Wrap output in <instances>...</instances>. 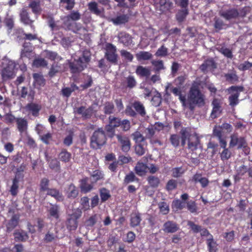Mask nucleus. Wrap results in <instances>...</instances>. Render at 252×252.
Wrapping results in <instances>:
<instances>
[{
    "label": "nucleus",
    "mask_w": 252,
    "mask_h": 252,
    "mask_svg": "<svg viewBox=\"0 0 252 252\" xmlns=\"http://www.w3.org/2000/svg\"><path fill=\"white\" fill-rule=\"evenodd\" d=\"M104 110L105 114L112 113L114 110V105L110 102H107L105 104Z\"/></svg>",
    "instance_id": "nucleus-61"
},
{
    "label": "nucleus",
    "mask_w": 252,
    "mask_h": 252,
    "mask_svg": "<svg viewBox=\"0 0 252 252\" xmlns=\"http://www.w3.org/2000/svg\"><path fill=\"white\" fill-rule=\"evenodd\" d=\"M33 85L35 88L40 89L41 87L44 86L45 84V80L43 76L40 73L33 74Z\"/></svg>",
    "instance_id": "nucleus-14"
},
{
    "label": "nucleus",
    "mask_w": 252,
    "mask_h": 252,
    "mask_svg": "<svg viewBox=\"0 0 252 252\" xmlns=\"http://www.w3.org/2000/svg\"><path fill=\"white\" fill-rule=\"evenodd\" d=\"M47 194L54 197L57 200L60 201L63 199L62 194L56 189H50L47 192Z\"/></svg>",
    "instance_id": "nucleus-31"
},
{
    "label": "nucleus",
    "mask_w": 252,
    "mask_h": 252,
    "mask_svg": "<svg viewBox=\"0 0 252 252\" xmlns=\"http://www.w3.org/2000/svg\"><path fill=\"white\" fill-rule=\"evenodd\" d=\"M220 145L221 148L223 150L222 151L220 152V157L222 161L227 160L229 159L231 156V152L226 148L227 142L226 141L221 140Z\"/></svg>",
    "instance_id": "nucleus-9"
},
{
    "label": "nucleus",
    "mask_w": 252,
    "mask_h": 252,
    "mask_svg": "<svg viewBox=\"0 0 252 252\" xmlns=\"http://www.w3.org/2000/svg\"><path fill=\"white\" fill-rule=\"evenodd\" d=\"M185 205V203L177 199L174 200L172 202V208L174 210L178 211L182 209Z\"/></svg>",
    "instance_id": "nucleus-41"
},
{
    "label": "nucleus",
    "mask_w": 252,
    "mask_h": 252,
    "mask_svg": "<svg viewBox=\"0 0 252 252\" xmlns=\"http://www.w3.org/2000/svg\"><path fill=\"white\" fill-rule=\"evenodd\" d=\"M97 216L95 214L91 216L88 220H86L85 224L87 226H93L96 222Z\"/></svg>",
    "instance_id": "nucleus-59"
},
{
    "label": "nucleus",
    "mask_w": 252,
    "mask_h": 252,
    "mask_svg": "<svg viewBox=\"0 0 252 252\" xmlns=\"http://www.w3.org/2000/svg\"><path fill=\"white\" fill-rule=\"evenodd\" d=\"M135 152L139 156L143 155L145 152V149L140 144H137L135 146Z\"/></svg>",
    "instance_id": "nucleus-63"
},
{
    "label": "nucleus",
    "mask_w": 252,
    "mask_h": 252,
    "mask_svg": "<svg viewBox=\"0 0 252 252\" xmlns=\"http://www.w3.org/2000/svg\"><path fill=\"white\" fill-rule=\"evenodd\" d=\"M32 65L36 67H43L47 65V63L44 59L38 58L34 60Z\"/></svg>",
    "instance_id": "nucleus-43"
},
{
    "label": "nucleus",
    "mask_w": 252,
    "mask_h": 252,
    "mask_svg": "<svg viewBox=\"0 0 252 252\" xmlns=\"http://www.w3.org/2000/svg\"><path fill=\"white\" fill-rule=\"evenodd\" d=\"M158 207L160 212L163 215H166L168 213L169 209V206L165 202H160L158 204Z\"/></svg>",
    "instance_id": "nucleus-52"
},
{
    "label": "nucleus",
    "mask_w": 252,
    "mask_h": 252,
    "mask_svg": "<svg viewBox=\"0 0 252 252\" xmlns=\"http://www.w3.org/2000/svg\"><path fill=\"white\" fill-rule=\"evenodd\" d=\"M16 118H17L15 117V116L11 113H7L4 116V119L5 121V122L7 123L11 124L14 121L16 122Z\"/></svg>",
    "instance_id": "nucleus-60"
},
{
    "label": "nucleus",
    "mask_w": 252,
    "mask_h": 252,
    "mask_svg": "<svg viewBox=\"0 0 252 252\" xmlns=\"http://www.w3.org/2000/svg\"><path fill=\"white\" fill-rule=\"evenodd\" d=\"M186 104L183 105L184 107L189 108L193 110L195 106L201 107L205 104V96L199 90L198 87L193 84L188 94L187 99L186 98Z\"/></svg>",
    "instance_id": "nucleus-1"
},
{
    "label": "nucleus",
    "mask_w": 252,
    "mask_h": 252,
    "mask_svg": "<svg viewBox=\"0 0 252 252\" xmlns=\"http://www.w3.org/2000/svg\"><path fill=\"white\" fill-rule=\"evenodd\" d=\"M43 55L45 57L52 61H58L62 59V58L56 52L49 50L44 51L43 52Z\"/></svg>",
    "instance_id": "nucleus-24"
},
{
    "label": "nucleus",
    "mask_w": 252,
    "mask_h": 252,
    "mask_svg": "<svg viewBox=\"0 0 252 252\" xmlns=\"http://www.w3.org/2000/svg\"><path fill=\"white\" fill-rule=\"evenodd\" d=\"M171 91L174 94H175L176 96H179V98L181 102L182 105H185L186 96L182 95L180 87H172L171 89Z\"/></svg>",
    "instance_id": "nucleus-27"
},
{
    "label": "nucleus",
    "mask_w": 252,
    "mask_h": 252,
    "mask_svg": "<svg viewBox=\"0 0 252 252\" xmlns=\"http://www.w3.org/2000/svg\"><path fill=\"white\" fill-rule=\"evenodd\" d=\"M135 170L137 174L143 176L147 172L148 166L142 162H138L135 167Z\"/></svg>",
    "instance_id": "nucleus-23"
},
{
    "label": "nucleus",
    "mask_w": 252,
    "mask_h": 252,
    "mask_svg": "<svg viewBox=\"0 0 252 252\" xmlns=\"http://www.w3.org/2000/svg\"><path fill=\"white\" fill-rule=\"evenodd\" d=\"M87 178L82 180L80 184L81 190L85 193L90 191L93 189L92 185L87 184Z\"/></svg>",
    "instance_id": "nucleus-33"
},
{
    "label": "nucleus",
    "mask_w": 252,
    "mask_h": 252,
    "mask_svg": "<svg viewBox=\"0 0 252 252\" xmlns=\"http://www.w3.org/2000/svg\"><path fill=\"white\" fill-rule=\"evenodd\" d=\"M178 229L177 225L172 221H168L163 225V231L167 233H174Z\"/></svg>",
    "instance_id": "nucleus-19"
},
{
    "label": "nucleus",
    "mask_w": 252,
    "mask_h": 252,
    "mask_svg": "<svg viewBox=\"0 0 252 252\" xmlns=\"http://www.w3.org/2000/svg\"><path fill=\"white\" fill-rule=\"evenodd\" d=\"M28 108L32 112L33 116H36L38 114L40 108L39 105L32 103L28 105Z\"/></svg>",
    "instance_id": "nucleus-46"
},
{
    "label": "nucleus",
    "mask_w": 252,
    "mask_h": 252,
    "mask_svg": "<svg viewBox=\"0 0 252 252\" xmlns=\"http://www.w3.org/2000/svg\"><path fill=\"white\" fill-rule=\"evenodd\" d=\"M199 144V138L196 135H191L188 138V148L191 151H194L197 148Z\"/></svg>",
    "instance_id": "nucleus-16"
},
{
    "label": "nucleus",
    "mask_w": 252,
    "mask_h": 252,
    "mask_svg": "<svg viewBox=\"0 0 252 252\" xmlns=\"http://www.w3.org/2000/svg\"><path fill=\"white\" fill-rule=\"evenodd\" d=\"M105 57L109 62L115 63L117 59L116 46L112 44L107 43L106 45Z\"/></svg>",
    "instance_id": "nucleus-7"
},
{
    "label": "nucleus",
    "mask_w": 252,
    "mask_h": 252,
    "mask_svg": "<svg viewBox=\"0 0 252 252\" xmlns=\"http://www.w3.org/2000/svg\"><path fill=\"white\" fill-rule=\"evenodd\" d=\"M221 100L220 99L215 98L212 102L213 110L211 113L212 118H216L221 111Z\"/></svg>",
    "instance_id": "nucleus-13"
},
{
    "label": "nucleus",
    "mask_w": 252,
    "mask_h": 252,
    "mask_svg": "<svg viewBox=\"0 0 252 252\" xmlns=\"http://www.w3.org/2000/svg\"><path fill=\"white\" fill-rule=\"evenodd\" d=\"M49 180L47 178H43L40 183V192H47L50 189L49 188Z\"/></svg>",
    "instance_id": "nucleus-36"
},
{
    "label": "nucleus",
    "mask_w": 252,
    "mask_h": 252,
    "mask_svg": "<svg viewBox=\"0 0 252 252\" xmlns=\"http://www.w3.org/2000/svg\"><path fill=\"white\" fill-rule=\"evenodd\" d=\"M226 80L231 83H234L238 80V77L234 72L228 73L225 75Z\"/></svg>",
    "instance_id": "nucleus-56"
},
{
    "label": "nucleus",
    "mask_w": 252,
    "mask_h": 252,
    "mask_svg": "<svg viewBox=\"0 0 252 252\" xmlns=\"http://www.w3.org/2000/svg\"><path fill=\"white\" fill-rule=\"evenodd\" d=\"M141 219L138 214H133L131 217V225L133 227L137 226L140 223Z\"/></svg>",
    "instance_id": "nucleus-40"
},
{
    "label": "nucleus",
    "mask_w": 252,
    "mask_h": 252,
    "mask_svg": "<svg viewBox=\"0 0 252 252\" xmlns=\"http://www.w3.org/2000/svg\"><path fill=\"white\" fill-rule=\"evenodd\" d=\"M103 178V174L102 173L98 170H96L94 171L91 175V182L94 183L96 182L97 181L102 179Z\"/></svg>",
    "instance_id": "nucleus-30"
},
{
    "label": "nucleus",
    "mask_w": 252,
    "mask_h": 252,
    "mask_svg": "<svg viewBox=\"0 0 252 252\" xmlns=\"http://www.w3.org/2000/svg\"><path fill=\"white\" fill-rule=\"evenodd\" d=\"M30 7L32 8L33 12L35 13H38L40 11V7L39 1H33L29 5Z\"/></svg>",
    "instance_id": "nucleus-51"
},
{
    "label": "nucleus",
    "mask_w": 252,
    "mask_h": 252,
    "mask_svg": "<svg viewBox=\"0 0 252 252\" xmlns=\"http://www.w3.org/2000/svg\"><path fill=\"white\" fill-rule=\"evenodd\" d=\"M106 136L102 129H98L95 131L91 140V146L94 149L100 148L106 142Z\"/></svg>",
    "instance_id": "nucleus-3"
},
{
    "label": "nucleus",
    "mask_w": 252,
    "mask_h": 252,
    "mask_svg": "<svg viewBox=\"0 0 252 252\" xmlns=\"http://www.w3.org/2000/svg\"><path fill=\"white\" fill-rule=\"evenodd\" d=\"M16 123L17 129L21 134L27 132L28 127L27 119L21 117L17 118Z\"/></svg>",
    "instance_id": "nucleus-10"
},
{
    "label": "nucleus",
    "mask_w": 252,
    "mask_h": 252,
    "mask_svg": "<svg viewBox=\"0 0 252 252\" xmlns=\"http://www.w3.org/2000/svg\"><path fill=\"white\" fill-rule=\"evenodd\" d=\"M70 157V154L65 150L62 151L59 155V158L64 162L68 161Z\"/></svg>",
    "instance_id": "nucleus-48"
},
{
    "label": "nucleus",
    "mask_w": 252,
    "mask_h": 252,
    "mask_svg": "<svg viewBox=\"0 0 252 252\" xmlns=\"http://www.w3.org/2000/svg\"><path fill=\"white\" fill-rule=\"evenodd\" d=\"M149 184L153 187H157L159 183V180L158 177L151 176L148 178Z\"/></svg>",
    "instance_id": "nucleus-54"
},
{
    "label": "nucleus",
    "mask_w": 252,
    "mask_h": 252,
    "mask_svg": "<svg viewBox=\"0 0 252 252\" xmlns=\"http://www.w3.org/2000/svg\"><path fill=\"white\" fill-rule=\"evenodd\" d=\"M40 138L43 143L48 144L50 141L52 140V134L49 132L46 133H44L40 136Z\"/></svg>",
    "instance_id": "nucleus-55"
},
{
    "label": "nucleus",
    "mask_w": 252,
    "mask_h": 252,
    "mask_svg": "<svg viewBox=\"0 0 252 252\" xmlns=\"http://www.w3.org/2000/svg\"><path fill=\"white\" fill-rule=\"evenodd\" d=\"M63 21L64 27L68 30H71L74 32L78 33L80 34H85L87 32L86 30L84 28L81 27L80 25H78L74 21H72L69 17L67 16L62 18Z\"/></svg>",
    "instance_id": "nucleus-4"
},
{
    "label": "nucleus",
    "mask_w": 252,
    "mask_h": 252,
    "mask_svg": "<svg viewBox=\"0 0 252 252\" xmlns=\"http://www.w3.org/2000/svg\"><path fill=\"white\" fill-rule=\"evenodd\" d=\"M89 9L94 13L97 15L101 14L102 9L98 8L97 3L95 2H91L89 3Z\"/></svg>",
    "instance_id": "nucleus-34"
},
{
    "label": "nucleus",
    "mask_w": 252,
    "mask_h": 252,
    "mask_svg": "<svg viewBox=\"0 0 252 252\" xmlns=\"http://www.w3.org/2000/svg\"><path fill=\"white\" fill-rule=\"evenodd\" d=\"M81 204L82 209L84 210H87L90 209L89 199L87 197H83L81 198Z\"/></svg>",
    "instance_id": "nucleus-58"
},
{
    "label": "nucleus",
    "mask_w": 252,
    "mask_h": 252,
    "mask_svg": "<svg viewBox=\"0 0 252 252\" xmlns=\"http://www.w3.org/2000/svg\"><path fill=\"white\" fill-rule=\"evenodd\" d=\"M136 72L138 75L146 77H148L151 74L150 70L148 68L142 66H138Z\"/></svg>",
    "instance_id": "nucleus-26"
},
{
    "label": "nucleus",
    "mask_w": 252,
    "mask_h": 252,
    "mask_svg": "<svg viewBox=\"0 0 252 252\" xmlns=\"http://www.w3.org/2000/svg\"><path fill=\"white\" fill-rule=\"evenodd\" d=\"M229 142V148H233L237 146L238 149L245 147L246 146V140L244 137H239L237 133H234L230 136Z\"/></svg>",
    "instance_id": "nucleus-5"
},
{
    "label": "nucleus",
    "mask_w": 252,
    "mask_h": 252,
    "mask_svg": "<svg viewBox=\"0 0 252 252\" xmlns=\"http://www.w3.org/2000/svg\"><path fill=\"white\" fill-rule=\"evenodd\" d=\"M188 10L187 9H184L182 10H181L178 12L176 15L177 19L179 22L183 21L187 15H188Z\"/></svg>",
    "instance_id": "nucleus-50"
},
{
    "label": "nucleus",
    "mask_w": 252,
    "mask_h": 252,
    "mask_svg": "<svg viewBox=\"0 0 252 252\" xmlns=\"http://www.w3.org/2000/svg\"><path fill=\"white\" fill-rule=\"evenodd\" d=\"M133 107L136 111L141 115L144 116L145 114V111L143 105L139 102H136L133 104Z\"/></svg>",
    "instance_id": "nucleus-45"
},
{
    "label": "nucleus",
    "mask_w": 252,
    "mask_h": 252,
    "mask_svg": "<svg viewBox=\"0 0 252 252\" xmlns=\"http://www.w3.org/2000/svg\"><path fill=\"white\" fill-rule=\"evenodd\" d=\"M121 121L118 118L110 116L109 117V125L106 127L107 130L112 133V136L113 135L114 127L120 126Z\"/></svg>",
    "instance_id": "nucleus-15"
},
{
    "label": "nucleus",
    "mask_w": 252,
    "mask_h": 252,
    "mask_svg": "<svg viewBox=\"0 0 252 252\" xmlns=\"http://www.w3.org/2000/svg\"><path fill=\"white\" fill-rule=\"evenodd\" d=\"M170 6L171 3L168 0H159V2L156 4L157 8H158L161 12L168 10Z\"/></svg>",
    "instance_id": "nucleus-20"
},
{
    "label": "nucleus",
    "mask_w": 252,
    "mask_h": 252,
    "mask_svg": "<svg viewBox=\"0 0 252 252\" xmlns=\"http://www.w3.org/2000/svg\"><path fill=\"white\" fill-rule=\"evenodd\" d=\"M221 129H222L221 127L215 126L213 130V133L214 135L218 138L220 143L221 140L226 141L225 138L222 137Z\"/></svg>",
    "instance_id": "nucleus-53"
},
{
    "label": "nucleus",
    "mask_w": 252,
    "mask_h": 252,
    "mask_svg": "<svg viewBox=\"0 0 252 252\" xmlns=\"http://www.w3.org/2000/svg\"><path fill=\"white\" fill-rule=\"evenodd\" d=\"M129 20V16L127 14H120L116 18H111L110 21L115 25L125 24Z\"/></svg>",
    "instance_id": "nucleus-17"
},
{
    "label": "nucleus",
    "mask_w": 252,
    "mask_h": 252,
    "mask_svg": "<svg viewBox=\"0 0 252 252\" xmlns=\"http://www.w3.org/2000/svg\"><path fill=\"white\" fill-rule=\"evenodd\" d=\"M207 244L210 252H216L217 245L213 238L207 239Z\"/></svg>",
    "instance_id": "nucleus-44"
},
{
    "label": "nucleus",
    "mask_w": 252,
    "mask_h": 252,
    "mask_svg": "<svg viewBox=\"0 0 252 252\" xmlns=\"http://www.w3.org/2000/svg\"><path fill=\"white\" fill-rule=\"evenodd\" d=\"M67 227L69 230H74L77 227V221L73 217H69L67 220Z\"/></svg>",
    "instance_id": "nucleus-35"
},
{
    "label": "nucleus",
    "mask_w": 252,
    "mask_h": 252,
    "mask_svg": "<svg viewBox=\"0 0 252 252\" xmlns=\"http://www.w3.org/2000/svg\"><path fill=\"white\" fill-rule=\"evenodd\" d=\"M21 20L25 24H30L31 20L29 18L28 12L25 9H23L20 13Z\"/></svg>",
    "instance_id": "nucleus-38"
},
{
    "label": "nucleus",
    "mask_w": 252,
    "mask_h": 252,
    "mask_svg": "<svg viewBox=\"0 0 252 252\" xmlns=\"http://www.w3.org/2000/svg\"><path fill=\"white\" fill-rule=\"evenodd\" d=\"M90 61V53L88 51H84L82 57L73 62L69 63V67L73 73L79 72L86 67L87 63Z\"/></svg>",
    "instance_id": "nucleus-2"
},
{
    "label": "nucleus",
    "mask_w": 252,
    "mask_h": 252,
    "mask_svg": "<svg viewBox=\"0 0 252 252\" xmlns=\"http://www.w3.org/2000/svg\"><path fill=\"white\" fill-rule=\"evenodd\" d=\"M77 111L78 114H81L86 118L90 117L93 113V110L91 107L86 109L84 107H81L77 109Z\"/></svg>",
    "instance_id": "nucleus-25"
},
{
    "label": "nucleus",
    "mask_w": 252,
    "mask_h": 252,
    "mask_svg": "<svg viewBox=\"0 0 252 252\" xmlns=\"http://www.w3.org/2000/svg\"><path fill=\"white\" fill-rule=\"evenodd\" d=\"M151 63L154 66L155 70L157 71H159L165 69L163 62L161 60H153Z\"/></svg>",
    "instance_id": "nucleus-37"
},
{
    "label": "nucleus",
    "mask_w": 252,
    "mask_h": 252,
    "mask_svg": "<svg viewBox=\"0 0 252 252\" xmlns=\"http://www.w3.org/2000/svg\"><path fill=\"white\" fill-rule=\"evenodd\" d=\"M117 138L121 145V148L123 152H127L130 148V143L129 139L126 136L117 135Z\"/></svg>",
    "instance_id": "nucleus-12"
},
{
    "label": "nucleus",
    "mask_w": 252,
    "mask_h": 252,
    "mask_svg": "<svg viewBox=\"0 0 252 252\" xmlns=\"http://www.w3.org/2000/svg\"><path fill=\"white\" fill-rule=\"evenodd\" d=\"M133 140L136 143H139L143 141L145 139L144 136L139 131H135L132 134Z\"/></svg>",
    "instance_id": "nucleus-49"
},
{
    "label": "nucleus",
    "mask_w": 252,
    "mask_h": 252,
    "mask_svg": "<svg viewBox=\"0 0 252 252\" xmlns=\"http://www.w3.org/2000/svg\"><path fill=\"white\" fill-rule=\"evenodd\" d=\"M216 68V64L212 59H208L200 66L203 71H212Z\"/></svg>",
    "instance_id": "nucleus-18"
},
{
    "label": "nucleus",
    "mask_w": 252,
    "mask_h": 252,
    "mask_svg": "<svg viewBox=\"0 0 252 252\" xmlns=\"http://www.w3.org/2000/svg\"><path fill=\"white\" fill-rule=\"evenodd\" d=\"M121 55L125 59L127 60L128 61L131 62L133 59L132 55L126 50H121Z\"/></svg>",
    "instance_id": "nucleus-62"
},
{
    "label": "nucleus",
    "mask_w": 252,
    "mask_h": 252,
    "mask_svg": "<svg viewBox=\"0 0 252 252\" xmlns=\"http://www.w3.org/2000/svg\"><path fill=\"white\" fill-rule=\"evenodd\" d=\"M138 61L148 60L152 57V55L149 52L141 51L136 55Z\"/></svg>",
    "instance_id": "nucleus-28"
},
{
    "label": "nucleus",
    "mask_w": 252,
    "mask_h": 252,
    "mask_svg": "<svg viewBox=\"0 0 252 252\" xmlns=\"http://www.w3.org/2000/svg\"><path fill=\"white\" fill-rule=\"evenodd\" d=\"M100 195L102 201H105L110 197L109 191L104 188L100 189Z\"/></svg>",
    "instance_id": "nucleus-47"
},
{
    "label": "nucleus",
    "mask_w": 252,
    "mask_h": 252,
    "mask_svg": "<svg viewBox=\"0 0 252 252\" xmlns=\"http://www.w3.org/2000/svg\"><path fill=\"white\" fill-rule=\"evenodd\" d=\"M19 180L16 177L13 180V184L11 187L10 191L11 194L15 196L18 193Z\"/></svg>",
    "instance_id": "nucleus-39"
},
{
    "label": "nucleus",
    "mask_w": 252,
    "mask_h": 252,
    "mask_svg": "<svg viewBox=\"0 0 252 252\" xmlns=\"http://www.w3.org/2000/svg\"><path fill=\"white\" fill-rule=\"evenodd\" d=\"M119 41L123 44L125 46H127L129 45L132 41L131 36L125 32H121L119 35Z\"/></svg>",
    "instance_id": "nucleus-21"
},
{
    "label": "nucleus",
    "mask_w": 252,
    "mask_h": 252,
    "mask_svg": "<svg viewBox=\"0 0 252 252\" xmlns=\"http://www.w3.org/2000/svg\"><path fill=\"white\" fill-rule=\"evenodd\" d=\"M15 66V63L13 61L8 62V66L4 67L2 70L1 76L4 80L10 79L14 77L15 75L14 70Z\"/></svg>",
    "instance_id": "nucleus-8"
},
{
    "label": "nucleus",
    "mask_w": 252,
    "mask_h": 252,
    "mask_svg": "<svg viewBox=\"0 0 252 252\" xmlns=\"http://www.w3.org/2000/svg\"><path fill=\"white\" fill-rule=\"evenodd\" d=\"M59 209L58 205L51 204L47 210L50 217L58 219L60 216Z\"/></svg>",
    "instance_id": "nucleus-22"
},
{
    "label": "nucleus",
    "mask_w": 252,
    "mask_h": 252,
    "mask_svg": "<svg viewBox=\"0 0 252 252\" xmlns=\"http://www.w3.org/2000/svg\"><path fill=\"white\" fill-rule=\"evenodd\" d=\"M242 90L243 88L241 87L232 86L229 89L230 93H232L229 97V104L231 106H234L238 103L239 93Z\"/></svg>",
    "instance_id": "nucleus-6"
},
{
    "label": "nucleus",
    "mask_w": 252,
    "mask_h": 252,
    "mask_svg": "<svg viewBox=\"0 0 252 252\" xmlns=\"http://www.w3.org/2000/svg\"><path fill=\"white\" fill-rule=\"evenodd\" d=\"M19 219V216L17 215H14L12 216L11 219L7 225V228L8 231H10L17 225Z\"/></svg>",
    "instance_id": "nucleus-29"
},
{
    "label": "nucleus",
    "mask_w": 252,
    "mask_h": 252,
    "mask_svg": "<svg viewBox=\"0 0 252 252\" xmlns=\"http://www.w3.org/2000/svg\"><path fill=\"white\" fill-rule=\"evenodd\" d=\"M167 55V48L163 45L156 52L155 55L157 57H165Z\"/></svg>",
    "instance_id": "nucleus-57"
},
{
    "label": "nucleus",
    "mask_w": 252,
    "mask_h": 252,
    "mask_svg": "<svg viewBox=\"0 0 252 252\" xmlns=\"http://www.w3.org/2000/svg\"><path fill=\"white\" fill-rule=\"evenodd\" d=\"M15 239L17 241H26L28 239L26 232L23 231H17L14 233Z\"/></svg>",
    "instance_id": "nucleus-32"
},
{
    "label": "nucleus",
    "mask_w": 252,
    "mask_h": 252,
    "mask_svg": "<svg viewBox=\"0 0 252 252\" xmlns=\"http://www.w3.org/2000/svg\"><path fill=\"white\" fill-rule=\"evenodd\" d=\"M220 51L224 56L227 58H231L232 57V52L228 48L222 47L220 49Z\"/></svg>",
    "instance_id": "nucleus-64"
},
{
    "label": "nucleus",
    "mask_w": 252,
    "mask_h": 252,
    "mask_svg": "<svg viewBox=\"0 0 252 252\" xmlns=\"http://www.w3.org/2000/svg\"><path fill=\"white\" fill-rule=\"evenodd\" d=\"M220 14L226 20H230L238 17V11L235 9H231L227 10H220Z\"/></svg>",
    "instance_id": "nucleus-11"
},
{
    "label": "nucleus",
    "mask_w": 252,
    "mask_h": 252,
    "mask_svg": "<svg viewBox=\"0 0 252 252\" xmlns=\"http://www.w3.org/2000/svg\"><path fill=\"white\" fill-rule=\"evenodd\" d=\"M78 194V190L73 185H70L68 188V196L75 198Z\"/></svg>",
    "instance_id": "nucleus-42"
}]
</instances>
